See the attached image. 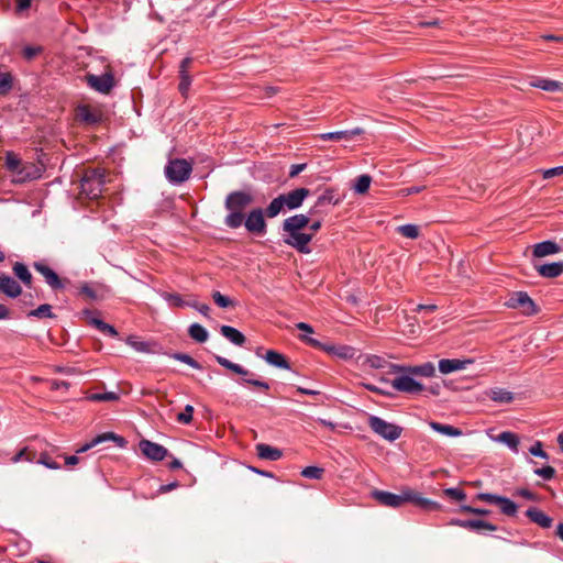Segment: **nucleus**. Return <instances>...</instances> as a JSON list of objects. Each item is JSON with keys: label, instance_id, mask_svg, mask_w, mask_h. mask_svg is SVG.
<instances>
[{"label": "nucleus", "instance_id": "nucleus-1", "mask_svg": "<svg viewBox=\"0 0 563 563\" xmlns=\"http://www.w3.org/2000/svg\"><path fill=\"white\" fill-rule=\"evenodd\" d=\"M309 222V217L302 213L285 219L282 227L284 243L301 254H309L311 252L309 243L312 240V234L302 232Z\"/></svg>", "mask_w": 563, "mask_h": 563}, {"label": "nucleus", "instance_id": "nucleus-2", "mask_svg": "<svg viewBox=\"0 0 563 563\" xmlns=\"http://www.w3.org/2000/svg\"><path fill=\"white\" fill-rule=\"evenodd\" d=\"M373 498L385 507L399 508L406 503H410L423 510H438L440 505L437 501L424 498L420 493L411 489L404 488L399 494H394L385 490H374Z\"/></svg>", "mask_w": 563, "mask_h": 563}, {"label": "nucleus", "instance_id": "nucleus-3", "mask_svg": "<svg viewBox=\"0 0 563 563\" xmlns=\"http://www.w3.org/2000/svg\"><path fill=\"white\" fill-rule=\"evenodd\" d=\"M104 185V172L102 169H89L81 179V194L89 199L101 196Z\"/></svg>", "mask_w": 563, "mask_h": 563}, {"label": "nucleus", "instance_id": "nucleus-4", "mask_svg": "<svg viewBox=\"0 0 563 563\" xmlns=\"http://www.w3.org/2000/svg\"><path fill=\"white\" fill-rule=\"evenodd\" d=\"M192 172V165L185 158L170 159L165 166L164 173L167 180L173 185L186 181Z\"/></svg>", "mask_w": 563, "mask_h": 563}, {"label": "nucleus", "instance_id": "nucleus-5", "mask_svg": "<svg viewBox=\"0 0 563 563\" xmlns=\"http://www.w3.org/2000/svg\"><path fill=\"white\" fill-rule=\"evenodd\" d=\"M300 339L302 341H305L307 344H309L310 346L318 347V349L324 351L325 353H328L329 355L336 356L341 360H345V361L351 360V358L355 357V355L357 353L356 349L351 345L322 344L320 341H318L313 338L307 336V335H302V336H300Z\"/></svg>", "mask_w": 563, "mask_h": 563}, {"label": "nucleus", "instance_id": "nucleus-6", "mask_svg": "<svg viewBox=\"0 0 563 563\" xmlns=\"http://www.w3.org/2000/svg\"><path fill=\"white\" fill-rule=\"evenodd\" d=\"M368 426L376 434L388 441L397 440L402 431L399 426L387 422L377 416H369Z\"/></svg>", "mask_w": 563, "mask_h": 563}, {"label": "nucleus", "instance_id": "nucleus-7", "mask_svg": "<svg viewBox=\"0 0 563 563\" xmlns=\"http://www.w3.org/2000/svg\"><path fill=\"white\" fill-rule=\"evenodd\" d=\"M395 373L398 375L390 382L395 390L406 394H420L424 390V386L412 374L407 372Z\"/></svg>", "mask_w": 563, "mask_h": 563}, {"label": "nucleus", "instance_id": "nucleus-8", "mask_svg": "<svg viewBox=\"0 0 563 563\" xmlns=\"http://www.w3.org/2000/svg\"><path fill=\"white\" fill-rule=\"evenodd\" d=\"M506 305L512 309H520L522 313L527 316H532L538 312L536 303L525 291L514 292L507 300Z\"/></svg>", "mask_w": 563, "mask_h": 563}, {"label": "nucleus", "instance_id": "nucleus-9", "mask_svg": "<svg viewBox=\"0 0 563 563\" xmlns=\"http://www.w3.org/2000/svg\"><path fill=\"white\" fill-rule=\"evenodd\" d=\"M264 211L261 208L251 210L245 217V229L253 234L264 235L266 233V221Z\"/></svg>", "mask_w": 563, "mask_h": 563}, {"label": "nucleus", "instance_id": "nucleus-10", "mask_svg": "<svg viewBox=\"0 0 563 563\" xmlns=\"http://www.w3.org/2000/svg\"><path fill=\"white\" fill-rule=\"evenodd\" d=\"M253 202V197L246 191L230 192L224 201V207L228 211L243 212V210Z\"/></svg>", "mask_w": 563, "mask_h": 563}, {"label": "nucleus", "instance_id": "nucleus-11", "mask_svg": "<svg viewBox=\"0 0 563 563\" xmlns=\"http://www.w3.org/2000/svg\"><path fill=\"white\" fill-rule=\"evenodd\" d=\"M33 268L40 273L45 283L53 289L58 290L63 289L68 282L67 279H62L48 265L44 262H34Z\"/></svg>", "mask_w": 563, "mask_h": 563}, {"label": "nucleus", "instance_id": "nucleus-12", "mask_svg": "<svg viewBox=\"0 0 563 563\" xmlns=\"http://www.w3.org/2000/svg\"><path fill=\"white\" fill-rule=\"evenodd\" d=\"M139 446H140L141 452L148 460L159 462L168 456V450L165 446H163L156 442H152L150 440H142V441H140Z\"/></svg>", "mask_w": 563, "mask_h": 563}, {"label": "nucleus", "instance_id": "nucleus-13", "mask_svg": "<svg viewBox=\"0 0 563 563\" xmlns=\"http://www.w3.org/2000/svg\"><path fill=\"white\" fill-rule=\"evenodd\" d=\"M86 81L90 88L101 93H108L114 86L113 76L110 73L101 76L89 74L86 76Z\"/></svg>", "mask_w": 563, "mask_h": 563}, {"label": "nucleus", "instance_id": "nucleus-14", "mask_svg": "<svg viewBox=\"0 0 563 563\" xmlns=\"http://www.w3.org/2000/svg\"><path fill=\"white\" fill-rule=\"evenodd\" d=\"M393 372H407L412 374L415 377H433L435 374V367L433 363L427 362L416 366H404L391 364Z\"/></svg>", "mask_w": 563, "mask_h": 563}, {"label": "nucleus", "instance_id": "nucleus-15", "mask_svg": "<svg viewBox=\"0 0 563 563\" xmlns=\"http://www.w3.org/2000/svg\"><path fill=\"white\" fill-rule=\"evenodd\" d=\"M110 440L115 442L117 445H119V446H124L125 443H126L124 438H122L120 435H117L113 432H106V433H102V434H99V435L95 437L90 442L84 444L76 452L77 453H84V452H86V451L97 446L98 444L103 443L106 441H110Z\"/></svg>", "mask_w": 563, "mask_h": 563}, {"label": "nucleus", "instance_id": "nucleus-16", "mask_svg": "<svg viewBox=\"0 0 563 563\" xmlns=\"http://www.w3.org/2000/svg\"><path fill=\"white\" fill-rule=\"evenodd\" d=\"M310 191L307 188H297L287 194L280 195L285 207L289 210L299 208L303 200L309 196Z\"/></svg>", "mask_w": 563, "mask_h": 563}, {"label": "nucleus", "instance_id": "nucleus-17", "mask_svg": "<svg viewBox=\"0 0 563 563\" xmlns=\"http://www.w3.org/2000/svg\"><path fill=\"white\" fill-rule=\"evenodd\" d=\"M451 526H457L464 529L479 531V530H488L496 531L497 527L488 521L472 519V520H462V519H452L450 521Z\"/></svg>", "mask_w": 563, "mask_h": 563}, {"label": "nucleus", "instance_id": "nucleus-18", "mask_svg": "<svg viewBox=\"0 0 563 563\" xmlns=\"http://www.w3.org/2000/svg\"><path fill=\"white\" fill-rule=\"evenodd\" d=\"M0 291L10 298H16L22 294L20 284L9 275H0Z\"/></svg>", "mask_w": 563, "mask_h": 563}, {"label": "nucleus", "instance_id": "nucleus-19", "mask_svg": "<svg viewBox=\"0 0 563 563\" xmlns=\"http://www.w3.org/2000/svg\"><path fill=\"white\" fill-rule=\"evenodd\" d=\"M76 115L79 121L87 124H97L102 120L101 111L89 106H79Z\"/></svg>", "mask_w": 563, "mask_h": 563}, {"label": "nucleus", "instance_id": "nucleus-20", "mask_svg": "<svg viewBox=\"0 0 563 563\" xmlns=\"http://www.w3.org/2000/svg\"><path fill=\"white\" fill-rule=\"evenodd\" d=\"M472 363V360L443 358L439 362V371L442 374H450L452 372L465 369L467 365Z\"/></svg>", "mask_w": 563, "mask_h": 563}, {"label": "nucleus", "instance_id": "nucleus-21", "mask_svg": "<svg viewBox=\"0 0 563 563\" xmlns=\"http://www.w3.org/2000/svg\"><path fill=\"white\" fill-rule=\"evenodd\" d=\"M84 314L87 317L89 324L96 327L102 333L108 334L110 336H117L118 335V331L115 330L114 327H112L111 324L106 323L101 319H98V318L93 317L91 311L85 310Z\"/></svg>", "mask_w": 563, "mask_h": 563}, {"label": "nucleus", "instance_id": "nucleus-22", "mask_svg": "<svg viewBox=\"0 0 563 563\" xmlns=\"http://www.w3.org/2000/svg\"><path fill=\"white\" fill-rule=\"evenodd\" d=\"M537 272L547 278H555L563 273V262L542 264L537 267Z\"/></svg>", "mask_w": 563, "mask_h": 563}, {"label": "nucleus", "instance_id": "nucleus-23", "mask_svg": "<svg viewBox=\"0 0 563 563\" xmlns=\"http://www.w3.org/2000/svg\"><path fill=\"white\" fill-rule=\"evenodd\" d=\"M560 252V246L553 241H543L533 246L536 257H544Z\"/></svg>", "mask_w": 563, "mask_h": 563}, {"label": "nucleus", "instance_id": "nucleus-24", "mask_svg": "<svg viewBox=\"0 0 563 563\" xmlns=\"http://www.w3.org/2000/svg\"><path fill=\"white\" fill-rule=\"evenodd\" d=\"M256 453L258 457L268 461H277L283 456V453L279 449L273 448L264 443H260L256 445Z\"/></svg>", "mask_w": 563, "mask_h": 563}, {"label": "nucleus", "instance_id": "nucleus-25", "mask_svg": "<svg viewBox=\"0 0 563 563\" xmlns=\"http://www.w3.org/2000/svg\"><path fill=\"white\" fill-rule=\"evenodd\" d=\"M263 358L272 366H275L278 368H284V369L290 368L288 361L285 358V356L282 353H279L277 351L268 350L265 353V355L263 356Z\"/></svg>", "mask_w": 563, "mask_h": 563}, {"label": "nucleus", "instance_id": "nucleus-26", "mask_svg": "<svg viewBox=\"0 0 563 563\" xmlns=\"http://www.w3.org/2000/svg\"><path fill=\"white\" fill-rule=\"evenodd\" d=\"M220 332L227 340L235 345L241 346L245 343V335L233 327L222 325Z\"/></svg>", "mask_w": 563, "mask_h": 563}, {"label": "nucleus", "instance_id": "nucleus-27", "mask_svg": "<svg viewBox=\"0 0 563 563\" xmlns=\"http://www.w3.org/2000/svg\"><path fill=\"white\" fill-rule=\"evenodd\" d=\"M526 515L532 522L539 525L542 528H550L552 526V519L537 508H529L526 511Z\"/></svg>", "mask_w": 563, "mask_h": 563}, {"label": "nucleus", "instance_id": "nucleus-28", "mask_svg": "<svg viewBox=\"0 0 563 563\" xmlns=\"http://www.w3.org/2000/svg\"><path fill=\"white\" fill-rule=\"evenodd\" d=\"M495 440L507 445L512 452L518 453L520 439L516 433L504 431Z\"/></svg>", "mask_w": 563, "mask_h": 563}, {"label": "nucleus", "instance_id": "nucleus-29", "mask_svg": "<svg viewBox=\"0 0 563 563\" xmlns=\"http://www.w3.org/2000/svg\"><path fill=\"white\" fill-rule=\"evenodd\" d=\"M126 344L130 345L135 351L141 352V353H155L156 352L155 343L141 341L135 336H129L126 339Z\"/></svg>", "mask_w": 563, "mask_h": 563}, {"label": "nucleus", "instance_id": "nucleus-30", "mask_svg": "<svg viewBox=\"0 0 563 563\" xmlns=\"http://www.w3.org/2000/svg\"><path fill=\"white\" fill-rule=\"evenodd\" d=\"M40 176L38 168L33 164L22 165L19 173L16 174V181H26L35 179Z\"/></svg>", "mask_w": 563, "mask_h": 563}, {"label": "nucleus", "instance_id": "nucleus-31", "mask_svg": "<svg viewBox=\"0 0 563 563\" xmlns=\"http://www.w3.org/2000/svg\"><path fill=\"white\" fill-rule=\"evenodd\" d=\"M487 395L493 401L500 404H508L514 399L512 393L504 388H493Z\"/></svg>", "mask_w": 563, "mask_h": 563}, {"label": "nucleus", "instance_id": "nucleus-32", "mask_svg": "<svg viewBox=\"0 0 563 563\" xmlns=\"http://www.w3.org/2000/svg\"><path fill=\"white\" fill-rule=\"evenodd\" d=\"M536 88H540L544 91H561L563 90V84L556 80L538 78L531 84Z\"/></svg>", "mask_w": 563, "mask_h": 563}, {"label": "nucleus", "instance_id": "nucleus-33", "mask_svg": "<svg viewBox=\"0 0 563 563\" xmlns=\"http://www.w3.org/2000/svg\"><path fill=\"white\" fill-rule=\"evenodd\" d=\"M13 273L14 275L27 287L32 284V274L30 273L29 268L23 264L16 262L13 265Z\"/></svg>", "mask_w": 563, "mask_h": 563}, {"label": "nucleus", "instance_id": "nucleus-34", "mask_svg": "<svg viewBox=\"0 0 563 563\" xmlns=\"http://www.w3.org/2000/svg\"><path fill=\"white\" fill-rule=\"evenodd\" d=\"M216 361L223 367H225L227 369H230L232 371L233 373L238 374V375H241V376H246L249 375V371L245 369L244 367H242L240 364H236V363H233L231 362L230 360L223 357V356H220V355H216Z\"/></svg>", "mask_w": 563, "mask_h": 563}, {"label": "nucleus", "instance_id": "nucleus-35", "mask_svg": "<svg viewBox=\"0 0 563 563\" xmlns=\"http://www.w3.org/2000/svg\"><path fill=\"white\" fill-rule=\"evenodd\" d=\"M430 427L443 434V435H446V437H460L462 434V431L453 426H450V424H442V423H439V422H430Z\"/></svg>", "mask_w": 563, "mask_h": 563}, {"label": "nucleus", "instance_id": "nucleus-36", "mask_svg": "<svg viewBox=\"0 0 563 563\" xmlns=\"http://www.w3.org/2000/svg\"><path fill=\"white\" fill-rule=\"evenodd\" d=\"M188 333L190 338L199 343H203L208 340V331L199 323H192L189 329Z\"/></svg>", "mask_w": 563, "mask_h": 563}, {"label": "nucleus", "instance_id": "nucleus-37", "mask_svg": "<svg viewBox=\"0 0 563 563\" xmlns=\"http://www.w3.org/2000/svg\"><path fill=\"white\" fill-rule=\"evenodd\" d=\"M285 203H284V200L282 198V196L279 195L278 197L274 198L271 203L268 205V207L266 208L265 210V216L268 217V218H275L277 217L284 209H285Z\"/></svg>", "mask_w": 563, "mask_h": 563}, {"label": "nucleus", "instance_id": "nucleus-38", "mask_svg": "<svg viewBox=\"0 0 563 563\" xmlns=\"http://www.w3.org/2000/svg\"><path fill=\"white\" fill-rule=\"evenodd\" d=\"M371 183L372 177L369 175H361L355 179L352 188L355 194L364 195L368 191Z\"/></svg>", "mask_w": 563, "mask_h": 563}, {"label": "nucleus", "instance_id": "nucleus-39", "mask_svg": "<svg viewBox=\"0 0 563 563\" xmlns=\"http://www.w3.org/2000/svg\"><path fill=\"white\" fill-rule=\"evenodd\" d=\"M244 213L238 211H229V214L224 219L225 225L231 229L240 228L244 223Z\"/></svg>", "mask_w": 563, "mask_h": 563}, {"label": "nucleus", "instance_id": "nucleus-40", "mask_svg": "<svg viewBox=\"0 0 563 563\" xmlns=\"http://www.w3.org/2000/svg\"><path fill=\"white\" fill-rule=\"evenodd\" d=\"M340 199L335 197L332 189L325 190L316 201L314 208L323 207L325 205H338Z\"/></svg>", "mask_w": 563, "mask_h": 563}, {"label": "nucleus", "instance_id": "nucleus-41", "mask_svg": "<svg viewBox=\"0 0 563 563\" xmlns=\"http://www.w3.org/2000/svg\"><path fill=\"white\" fill-rule=\"evenodd\" d=\"M497 505L499 506L500 511L504 515L509 516V517L516 516L517 510H518V506L512 500H510L509 498H506V497L501 496L500 499H499V503Z\"/></svg>", "mask_w": 563, "mask_h": 563}, {"label": "nucleus", "instance_id": "nucleus-42", "mask_svg": "<svg viewBox=\"0 0 563 563\" xmlns=\"http://www.w3.org/2000/svg\"><path fill=\"white\" fill-rule=\"evenodd\" d=\"M22 165L23 164H22L21 159L18 157V155H15L12 152L7 153L5 166L10 172L18 174L20 168L22 167Z\"/></svg>", "mask_w": 563, "mask_h": 563}, {"label": "nucleus", "instance_id": "nucleus-43", "mask_svg": "<svg viewBox=\"0 0 563 563\" xmlns=\"http://www.w3.org/2000/svg\"><path fill=\"white\" fill-rule=\"evenodd\" d=\"M29 317L36 318H54L55 314L52 312V306L48 303H43L38 306L36 309L31 310L29 312Z\"/></svg>", "mask_w": 563, "mask_h": 563}, {"label": "nucleus", "instance_id": "nucleus-44", "mask_svg": "<svg viewBox=\"0 0 563 563\" xmlns=\"http://www.w3.org/2000/svg\"><path fill=\"white\" fill-rule=\"evenodd\" d=\"M397 231L405 238L417 239L420 234L419 227L416 224H404L397 228Z\"/></svg>", "mask_w": 563, "mask_h": 563}, {"label": "nucleus", "instance_id": "nucleus-45", "mask_svg": "<svg viewBox=\"0 0 563 563\" xmlns=\"http://www.w3.org/2000/svg\"><path fill=\"white\" fill-rule=\"evenodd\" d=\"M169 356L176 361L183 362V363L191 366L192 368L201 369V365L195 358H192L190 355H188L186 353L177 352V353H172Z\"/></svg>", "mask_w": 563, "mask_h": 563}, {"label": "nucleus", "instance_id": "nucleus-46", "mask_svg": "<svg viewBox=\"0 0 563 563\" xmlns=\"http://www.w3.org/2000/svg\"><path fill=\"white\" fill-rule=\"evenodd\" d=\"M35 452L30 451L27 448L21 449L14 456H12V463H19L21 461L34 462L35 461Z\"/></svg>", "mask_w": 563, "mask_h": 563}, {"label": "nucleus", "instance_id": "nucleus-47", "mask_svg": "<svg viewBox=\"0 0 563 563\" xmlns=\"http://www.w3.org/2000/svg\"><path fill=\"white\" fill-rule=\"evenodd\" d=\"M365 364L368 365L371 368L380 369L385 368L388 365V362L384 357L378 355H366Z\"/></svg>", "mask_w": 563, "mask_h": 563}, {"label": "nucleus", "instance_id": "nucleus-48", "mask_svg": "<svg viewBox=\"0 0 563 563\" xmlns=\"http://www.w3.org/2000/svg\"><path fill=\"white\" fill-rule=\"evenodd\" d=\"M88 399L91 401H117L119 399V394L115 391L97 393L90 395Z\"/></svg>", "mask_w": 563, "mask_h": 563}, {"label": "nucleus", "instance_id": "nucleus-49", "mask_svg": "<svg viewBox=\"0 0 563 563\" xmlns=\"http://www.w3.org/2000/svg\"><path fill=\"white\" fill-rule=\"evenodd\" d=\"M319 137L322 141H349V134H346L345 131H335V132H328V133H321Z\"/></svg>", "mask_w": 563, "mask_h": 563}, {"label": "nucleus", "instance_id": "nucleus-50", "mask_svg": "<svg viewBox=\"0 0 563 563\" xmlns=\"http://www.w3.org/2000/svg\"><path fill=\"white\" fill-rule=\"evenodd\" d=\"M324 470L318 466H307L301 471V475L306 478L320 479Z\"/></svg>", "mask_w": 563, "mask_h": 563}, {"label": "nucleus", "instance_id": "nucleus-51", "mask_svg": "<svg viewBox=\"0 0 563 563\" xmlns=\"http://www.w3.org/2000/svg\"><path fill=\"white\" fill-rule=\"evenodd\" d=\"M212 299L220 308L233 307L234 301L229 297L222 295L220 291H213Z\"/></svg>", "mask_w": 563, "mask_h": 563}, {"label": "nucleus", "instance_id": "nucleus-52", "mask_svg": "<svg viewBox=\"0 0 563 563\" xmlns=\"http://www.w3.org/2000/svg\"><path fill=\"white\" fill-rule=\"evenodd\" d=\"M194 407L191 405H187L183 412L177 415V421L181 424H188L192 421Z\"/></svg>", "mask_w": 563, "mask_h": 563}, {"label": "nucleus", "instance_id": "nucleus-53", "mask_svg": "<svg viewBox=\"0 0 563 563\" xmlns=\"http://www.w3.org/2000/svg\"><path fill=\"white\" fill-rule=\"evenodd\" d=\"M34 462H36L41 465H44L45 467H47L49 470H58L60 467L59 464L56 463L55 461H53L47 453H41L38 459H35Z\"/></svg>", "mask_w": 563, "mask_h": 563}, {"label": "nucleus", "instance_id": "nucleus-54", "mask_svg": "<svg viewBox=\"0 0 563 563\" xmlns=\"http://www.w3.org/2000/svg\"><path fill=\"white\" fill-rule=\"evenodd\" d=\"M12 87V78L8 73H0V95H5Z\"/></svg>", "mask_w": 563, "mask_h": 563}, {"label": "nucleus", "instance_id": "nucleus-55", "mask_svg": "<svg viewBox=\"0 0 563 563\" xmlns=\"http://www.w3.org/2000/svg\"><path fill=\"white\" fill-rule=\"evenodd\" d=\"M443 493L445 496L456 501H462L466 498V494L464 493V490L456 487L446 488L443 490Z\"/></svg>", "mask_w": 563, "mask_h": 563}, {"label": "nucleus", "instance_id": "nucleus-56", "mask_svg": "<svg viewBox=\"0 0 563 563\" xmlns=\"http://www.w3.org/2000/svg\"><path fill=\"white\" fill-rule=\"evenodd\" d=\"M534 474L542 477L545 481H551L555 476L554 467L547 465L541 468L534 470Z\"/></svg>", "mask_w": 563, "mask_h": 563}, {"label": "nucleus", "instance_id": "nucleus-57", "mask_svg": "<svg viewBox=\"0 0 563 563\" xmlns=\"http://www.w3.org/2000/svg\"><path fill=\"white\" fill-rule=\"evenodd\" d=\"M529 452L533 456H538L543 460L549 459V454L542 449V442L540 441H537L533 445H531Z\"/></svg>", "mask_w": 563, "mask_h": 563}, {"label": "nucleus", "instance_id": "nucleus-58", "mask_svg": "<svg viewBox=\"0 0 563 563\" xmlns=\"http://www.w3.org/2000/svg\"><path fill=\"white\" fill-rule=\"evenodd\" d=\"M179 77H180L179 91L184 97H186L187 92L189 90V87L191 85V77L189 75H179Z\"/></svg>", "mask_w": 563, "mask_h": 563}, {"label": "nucleus", "instance_id": "nucleus-59", "mask_svg": "<svg viewBox=\"0 0 563 563\" xmlns=\"http://www.w3.org/2000/svg\"><path fill=\"white\" fill-rule=\"evenodd\" d=\"M501 496H498V495H495V494H490V493H479L476 498L482 500V501H485V503H488V504H498L499 503V499H500Z\"/></svg>", "mask_w": 563, "mask_h": 563}, {"label": "nucleus", "instance_id": "nucleus-60", "mask_svg": "<svg viewBox=\"0 0 563 563\" xmlns=\"http://www.w3.org/2000/svg\"><path fill=\"white\" fill-rule=\"evenodd\" d=\"M541 173H542V177L544 179H550L552 177L563 175V166H556L553 168L543 169V170H541Z\"/></svg>", "mask_w": 563, "mask_h": 563}, {"label": "nucleus", "instance_id": "nucleus-61", "mask_svg": "<svg viewBox=\"0 0 563 563\" xmlns=\"http://www.w3.org/2000/svg\"><path fill=\"white\" fill-rule=\"evenodd\" d=\"M461 510L464 512L474 514V515H478V516H487L490 514V511L488 509L475 508V507L467 506V505H463L461 507Z\"/></svg>", "mask_w": 563, "mask_h": 563}, {"label": "nucleus", "instance_id": "nucleus-62", "mask_svg": "<svg viewBox=\"0 0 563 563\" xmlns=\"http://www.w3.org/2000/svg\"><path fill=\"white\" fill-rule=\"evenodd\" d=\"M80 294L86 296L89 299L96 300L97 294L93 288H91L88 284H84L80 286Z\"/></svg>", "mask_w": 563, "mask_h": 563}, {"label": "nucleus", "instance_id": "nucleus-63", "mask_svg": "<svg viewBox=\"0 0 563 563\" xmlns=\"http://www.w3.org/2000/svg\"><path fill=\"white\" fill-rule=\"evenodd\" d=\"M188 305L197 309L202 316L209 317L210 307L208 305L198 302H192Z\"/></svg>", "mask_w": 563, "mask_h": 563}, {"label": "nucleus", "instance_id": "nucleus-64", "mask_svg": "<svg viewBox=\"0 0 563 563\" xmlns=\"http://www.w3.org/2000/svg\"><path fill=\"white\" fill-rule=\"evenodd\" d=\"M191 63H192L191 57H185L180 63L179 75H189L188 68L190 67Z\"/></svg>", "mask_w": 563, "mask_h": 563}]
</instances>
